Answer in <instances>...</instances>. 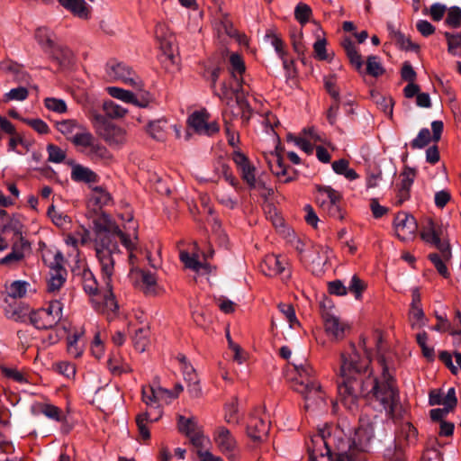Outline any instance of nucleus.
Masks as SVG:
<instances>
[{
    "label": "nucleus",
    "instance_id": "1",
    "mask_svg": "<svg viewBox=\"0 0 461 461\" xmlns=\"http://www.w3.org/2000/svg\"><path fill=\"white\" fill-rule=\"evenodd\" d=\"M359 346L364 349L365 357H361L355 347L349 352L341 353L340 381L338 384L339 399L350 411L357 410L359 396L375 399L388 414L393 415L399 401L395 382L383 359L381 377L374 376L372 373L366 376L370 364V352L366 348V339H360Z\"/></svg>",
    "mask_w": 461,
    "mask_h": 461
},
{
    "label": "nucleus",
    "instance_id": "2",
    "mask_svg": "<svg viewBox=\"0 0 461 461\" xmlns=\"http://www.w3.org/2000/svg\"><path fill=\"white\" fill-rule=\"evenodd\" d=\"M295 375L292 379V388L305 401L304 408L321 409L326 406L325 393L315 377V371L308 363H293Z\"/></svg>",
    "mask_w": 461,
    "mask_h": 461
},
{
    "label": "nucleus",
    "instance_id": "3",
    "mask_svg": "<svg viewBox=\"0 0 461 461\" xmlns=\"http://www.w3.org/2000/svg\"><path fill=\"white\" fill-rule=\"evenodd\" d=\"M176 398L172 391L165 389L157 384L142 386L141 399L147 406H155L157 416L152 417L149 411H143L136 415L135 421L138 428L139 435L142 440L150 438L149 425L158 421L162 417L160 405L163 402L167 403L172 399Z\"/></svg>",
    "mask_w": 461,
    "mask_h": 461
},
{
    "label": "nucleus",
    "instance_id": "4",
    "mask_svg": "<svg viewBox=\"0 0 461 461\" xmlns=\"http://www.w3.org/2000/svg\"><path fill=\"white\" fill-rule=\"evenodd\" d=\"M95 255L98 259L103 283L105 284V305L110 310L118 311L119 306L113 294V277L115 272V255L118 254L117 241L95 244Z\"/></svg>",
    "mask_w": 461,
    "mask_h": 461
},
{
    "label": "nucleus",
    "instance_id": "5",
    "mask_svg": "<svg viewBox=\"0 0 461 461\" xmlns=\"http://www.w3.org/2000/svg\"><path fill=\"white\" fill-rule=\"evenodd\" d=\"M77 151L94 163L109 165L113 160V154L86 128L73 143Z\"/></svg>",
    "mask_w": 461,
    "mask_h": 461
},
{
    "label": "nucleus",
    "instance_id": "6",
    "mask_svg": "<svg viewBox=\"0 0 461 461\" xmlns=\"http://www.w3.org/2000/svg\"><path fill=\"white\" fill-rule=\"evenodd\" d=\"M93 228L95 235V244L100 241L102 243L113 242L116 241L115 237H118L126 249H131L132 240L112 221L107 214L97 215L93 221Z\"/></svg>",
    "mask_w": 461,
    "mask_h": 461
},
{
    "label": "nucleus",
    "instance_id": "7",
    "mask_svg": "<svg viewBox=\"0 0 461 461\" xmlns=\"http://www.w3.org/2000/svg\"><path fill=\"white\" fill-rule=\"evenodd\" d=\"M89 119L96 133L112 148L121 149L127 141V131L123 128L107 122L104 117L91 112Z\"/></svg>",
    "mask_w": 461,
    "mask_h": 461
},
{
    "label": "nucleus",
    "instance_id": "8",
    "mask_svg": "<svg viewBox=\"0 0 461 461\" xmlns=\"http://www.w3.org/2000/svg\"><path fill=\"white\" fill-rule=\"evenodd\" d=\"M81 282L83 288L86 294H88L92 297V303L95 309L104 314L107 315V318H113L118 311L110 310L105 305L104 300V291H105V284L103 285H99L97 281L92 273V271L88 268L83 269L81 273Z\"/></svg>",
    "mask_w": 461,
    "mask_h": 461
},
{
    "label": "nucleus",
    "instance_id": "9",
    "mask_svg": "<svg viewBox=\"0 0 461 461\" xmlns=\"http://www.w3.org/2000/svg\"><path fill=\"white\" fill-rule=\"evenodd\" d=\"M63 303L59 300H51L46 307L32 310L31 324L39 330L53 329L62 319Z\"/></svg>",
    "mask_w": 461,
    "mask_h": 461
},
{
    "label": "nucleus",
    "instance_id": "10",
    "mask_svg": "<svg viewBox=\"0 0 461 461\" xmlns=\"http://www.w3.org/2000/svg\"><path fill=\"white\" fill-rule=\"evenodd\" d=\"M316 201L323 212L330 217L342 220L343 213L340 209L341 194L329 185H316Z\"/></svg>",
    "mask_w": 461,
    "mask_h": 461
},
{
    "label": "nucleus",
    "instance_id": "11",
    "mask_svg": "<svg viewBox=\"0 0 461 461\" xmlns=\"http://www.w3.org/2000/svg\"><path fill=\"white\" fill-rule=\"evenodd\" d=\"M212 438L218 450L230 461H237L240 458L238 441L229 429L224 426L217 427L212 434Z\"/></svg>",
    "mask_w": 461,
    "mask_h": 461
},
{
    "label": "nucleus",
    "instance_id": "12",
    "mask_svg": "<svg viewBox=\"0 0 461 461\" xmlns=\"http://www.w3.org/2000/svg\"><path fill=\"white\" fill-rule=\"evenodd\" d=\"M443 230H444L441 225H438L431 219H429L426 224L422 227L420 236L425 242L434 245L439 252H441L442 257L446 260H449L451 258V249L449 243L441 240Z\"/></svg>",
    "mask_w": 461,
    "mask_h": 461
},
{
    "label": "nucleus",
    "instance_id": "13",
    "mask_svg": "<svg viewBox=\"0 0 461 461\" xmlns=\"http://www.w3.org/2000/svg\"><path fill=\"white\" fill-rule=\"evenodd\" d=\"M332 438L329 431L326 429H320L318 433L314 434L310 441L307 443L309 453V461H319V457L330 458L331 449L330 443Z\"/></svg>",
    "mask_w": 461,
    "mask_h": 461
},
{
    "label": "nucleus",
    "instance_id": "14",
    "mask_svg": "<svg viewBox=\"0 0 461 461\" xmlns=\"http://www.w3.org/2000/svg\"><path fill=\"white\" fill-rule=\"evenodd\" d=\"M301 252V259L311 268L313 273H320L329 260L330 249L322 245H313Z\"/></svg>",
    "mask_w": 461,
    "mask_h": 461
},
{
    "label": "nucleus",
    "instance_id": "15",
    "mask_svg": "<svg viewBox=\"0 0 461 461\" xmlns=\"http://www.w3.org/2000/svg\"><path fill=\"white\" fill-rule=\"evenodd\" d=\"M106 73L112 79L120 80L133 86L136 90H140L143 86L140 77L124 63L109 62L106 66Z\"/></svg>",
    "mask_w": 461,
    "mask_h": 461
},
{
    "label": "nucleus",
    "instance_id": "16",
    "mask_svg": "<svg viewBox=\"0 0 461 461\" xmlns=\"http://www.w3.org/2000/svg\"><path fill=\"white\" fill-rule=\"evenodd\" d=\"M158 48L169 59H173L176 50V40L165 23H158L154 31Z\"/></svg>",
    "mask_w": 461,
    "mask_h": 461
},
{
    "label": "nucleus",
    "instance_id": "17",
    "mask_svg": "<svg viewBox=\"0 0 461 461\" xmlns=\"http://www.w3.org/2000/svg\"><path fill=\"white\" fill-rule=\"evenodd\" d=\"M107 93L113 98L119 99L127 104H132L138 107H147L151 101V96L149 93L137 90L138 93L125 90L117 86L106 87Z\"/></svg>",
    "mask_w": 461,
    "mask_h": 461
},
{
    "label": "nucleus",
    "instance_id": "18",
    "mask_svg": "<svg viewBox=\"0 0 461 461\" xmlns=\"http://www.w3.org/2000/svg\"><path fill=\"white\" fill-rule=\"evenodd\" d=\"M188 125L200 135L211 136L219 131L216 122H210V114L205 110L194 112L187 120Z\"/></svg>",
    "mask_w": 461,
    "mask_h": 461
},
{
    "label": "nucleus",
    "instance_id": "19",
    "mask_svg": "<svg viewBox=\"0 0 461 461\" xmlns=\"http://www.w3.org/2000/svg\"><path fill=\"white\" fill-rule=\"evenodd\" d=\"M232 160L235 163L242 180L250 188H255L257 185V170L249 158L243 152H241L240 149H237L232 153Z\"/></svg>",
    "mask_w": 461,
    "mask_h": 461
},
{
    "label": "nucleus",
    "instance_id": "20",
    "mask_svg": "<svg viewBox=\"0 0 461 461\" xmlns=\"http://www.w3.org/2000/svg\"><path fill=\"white\" fill-rule=\"evenodd\" d=\"M396 235L402 240H411L417 231V222L412 215L399 212L393 221Z\"/></svg>",
    "mask_w": 461,
    "mask_h": 461
},
{
    "label": "nucleus",
    "instance_id": "21",
    "mask_svg": "<svg viewBox=\"0 0 461 461\" xmlns=\"http://www.w3.org/2000/svg\"><path fill=\"white\" fill-rule=\"evenodd\" d=\"M326 333L333 339H341L345 336L348 325L335 313L326 311L322 313Z\"/></svg>",
    "mask_w": 461,
    "mask_h": 461
},
{
    "label": "nucleus",
    "instance_id": "22",
    "mask_svg": "<svg viewBox=\"0 0 461 461\" xmlns=\"http://www.w3.org/2000/svg\"><path fill=\"white\" fill-rule=\"evenodd\" d=\"M269 426L267 416L252 415L248 421L247 434L254 441H260L267 437Z\"/></svg>",
    "mask_w": 461,
    "mask_h": 461
},
{
    "label": "nucleus",
    "instance_id": "23",
    "mask_svg": "<svg viewBox=\"0 0 461 461\" xmlns=\"http://www.w3.org/2000/svg\"><path fill=\"white\" fill-rule=\"evenodd\" d=\"M177 359L181 364L184 379L187 382L189 393L192 397H199L202 390L199 385L198 375L194 368L187 362L186 357L184 355H179Z\"/></svg>",
    "mask_w": 461,
    "mask_h": 461
},
{
    "label": "nucleus",
    "instance_id": "24",
    "mask_svg": "<svg viewBox=\"0 0 461 461\" xmlns=\"http://www.w3.org/2000/svg\"><path fill=\"white\" fill-rule=\"evenodd\" d=\"M374 426L372 423L360 420V426L355 432L353 447L358 451H366L371 440L374 438Z\"/></svg>",
    "mask_w": 461,
    "mask_h": 461
},
{
    "label": "nucleus",
    "instance_id": "25",
    "mask_svg": "<svg viewBox=\"0 0 461 461\" xmlns=\"http://www.w3.org/2000/svg\"><path fill=\"white\" fill-rule=\"evenodd\" d=\"M179 258L186 268L192 269L199 275H207L212 271L210 264L206 262H200L197 253L193 252L190 254L187 251L181 250Z\"/></svg>",
    "mask_w": 461,
    "mask_h": 461
},
{
    "label": "nucleus",
    "instance_id": "26",
    "mask_svg": "<svg viewBox=\"0 0 461 461\" xmlns=\"http://www.w3.org/2000/svg\"><path fill=\"white\" fill-rule=\"evenodd\" d=\"M286 260L279 256L270 254L265 257L260 269L265 276H275L285 271Z\"/></svg>",
    "mask_w": 461,
    "mask_h": 461
},
{
    "label": "nucleus",
    "instance_id": "27",
    "mask_svg": "<svg viewBox=\"0 0 461 461\" xmlns=\"http://www.w3.org/2000/svg\"><path fill=\"white\" fill-rule=\"evenodd\" d=\"M56 128L72 144L86 129L85 125L78 123L76 120L72 119L58 122L56 123Z\"/></svg>",
    "mask_w": 461,
    "mask_h": 461
},
{
    "label": "nucleus",
    "instance_id": "28",
    "mask_svg": "<svg viewBox=\"0 0 461 461\" xmlns=\"http://www.w3.org/2000/svg\"><path fill=\"white\" fill-rule=\"evenodd\" d=\"M59 3L81 19H88L90 16V7L85 0H59Z\"/></svg>",
    "mask_w": 461,
    "mask_h": 461
},
{
    "label": "nucleus",
    "instance_id": "29",
    "mask_svg": "<svg viewBox=\"0 0 461 461\" xmlns=\"http://www.w3.org/2000/svg\"><path fill=\"white\" fill-rule=\"evenodd\" d=\"M268 167L273 174H275L280 181L284 183L290 182L293 178L287 176V168L284 165L283 158L278 154H271L268 159Z\"/></svg>",
    "mask_w": 461,
    "mask_h": 461
},
{
    "label": "nucleus",
    "instance_id": "30",
    "mask_svg": "<svg viewBox=\"0 0 461 461\" xmlns=\"http://www.w3.org/2000/svg\"><path fill=\"white\" fill-rule=\"evenodd\" d=\"M90 240V232L84 227H79L74 232L67 234L64 238L65 243L74 249H77L79 244L82 246L88 244Z\"/></svg>",
    "mask_w": 461,
    "mask_h": 461
},
{
    "label": "nucleus",
    "instance_id": "31",
    "mask_svg": "<svg viewBox=\"0 0 461 461\" xmlns=\"http://www.w3.org/2000/svg\"><path fill=\"white\" fill-rule=\"evenodd\" d=\"M32 310L26 304L10 305L5 310V314L8 319L13 320L16 322H26L31 321V312Z\"/></svg>",
    "mask_w": 461,
    "mask_h": 461
},
{
    "label": "nucleus",
    "instance_id": "32",
    "mask_svg": "<svg viewBox=\"0 0 461 461\" xmlns=\"http://www.w3.org/2000/svg\"><path fill=\"white\" fill-rule=\"evenodd\" d=\"M71 178L76 182L95 183L98 176L89 167L77 164L72 167Z\"/></svg>",
    "mask_w": 461,
    "mask_h": 461
},
{
    "label": "nucleus",
    "instance_id": "33",
    "mask_svg": "<svg viewBox=\"0 0 461 461\" xmlns=\"http://www.w3.org/2000/svg\"><path fill=\"white\" fill-rule=\"evenodd\" d=\"M342 47L346 51V54L351 63V65L357 70L361 71L363 68V60L361 55L357 50L353 41L345 38L342 41Z\"/></svg>",
    "mask_w": 461,
    "mask_h": 461
},
{
    "label": "nucleus",
    "instance_id": "34",
    "mask_svg": "<svg viewBox=\"0 0 461 461\" xmlns=\"http://www.w3.org/2000/svg\"><path fill=\"white\" fill-rule=\"evenodd\" d=\"M111 195L102 187H95L92 189L88 198V205L101 209L103 206L109 204Z\"/></svg>",
    "mask_w": 461,
    "mask_h": 461
},
{
    "label": "nucleus",
    "instance_id": "35",
    "mask_svg": "<svg viewBox=\"0 0 461 461\" xmlns=\"http://www.w3.org/2000/svg\"><path fill=\"white\" fill-rule=\"evenodd\" d=\"M49 52L62 67L70 65L74 60V54L71 50L61 45H55Z\"/></svg>",
    "mask_w": 461,
    "mask_h": 461
},
{
    "label": "nucleus",
    "instance_id": "36",
    "mask_svg": "<svg viewBox=\"0 0 461 461\" xmlns=\"http://www.w3.org/2000/svg\"><path fill=\"white\" fill-rule=\"evenodd\" d=\"M215 30L219 36L226 34L230 38L237 35V31L234 29L232 22L230 20L228 14H221L215 23Z\"/></svg>",
    "mask_w": 461,
    "mask_h": 461
},
{
    "label": "nucleus",
    "instance_id": "37",
    "mask_svg": "<svg viewBox=\"0 0 461 461\" xmlns=\"http://www.w3.org/2000/svg\"><path fill=\"white\" fill-rule=\"evenodd\" d=\"M214 172L217 176H222L234 188H240V183L238 179L232 174L229 165H227L223 161L219 160L215 164Z\"/></svg>",
    "mask_w": 461,
    "mask_h": 461
},
{
    "label": "nucleus",
    "instance_id": "38",
    "mask_svg": "<svg viewBox=\"0 0 461 461\" xmlns=\"http://www.w3.org/2000/svg\"><path fill=\"white\" fill-rule=\"evenodd\" d=\"M108 367L114 375H121L132 371L131 366L122 360L120 356L116 355L112 356L108 359Z\"/></svg>",
    "mask_w": 461,
    "mask_h": 461
},
{
    "label": "nucleus",
    "instance_id": "39",
    "mask_svg": "<svg viewBox=\"0 0 461 461\" xmlns=\"http://www.w3.org/2000/svg\"><path fill=\"white\" fill-rule=\"evenodd\" d=\"M167 121L159 119L150 122L147 127L148 133L157 140H163L166 137Z\"/></svg>",
    "mask_w": 461,
    "mask_h": 461
},
{
    "label": "nucleus",
    "instance_id": "40",
    "mask_svg": "<svg viewBox=\"0 0 461 461\" xmlns=\"http://www.w3.org/2000/svg\"><path fill=\"white\" fill-rule=\"evenodd\" d=\"M137 273H140L142 279L143 291L147 294L155 295L158 294V286L157 285L156 276L149 272H145L143 270H137Z\"/></svg>",
    "mask_w": 461,
    "mask_h": 461
},
{
    "label": "nucleus",
    "instance_id": "41",
    "mask_svg": "<svg viewBox=\"0 0 461 461\" xmlns=\"http://www.w3.org/2000/svg\"><path fill=\"white\" fill-rule=\"evenodd\" d=\"M83 335L84 330L81 329L68 337V352L73 357H79L83 353V347L78 344V340Z\"/></svg>",
    "mask_w": 461,
    "mask_h": 461
},
{
    "label": "nucleus",
    "instance_id": "42",
    "mask_svg": "<svg viewBox=\"0 0 461 461\" xmlns=\"http://www.w3.org/2000/svg\"><path fill=\"white\" fill-rule=\"evenodd\" d=\"M35 37L45 51H50L55 46L54 34L47 28H39Z\"/></svg>",
    "mask_w": 461,
    "mask_h": 461
},
{
    "label": "nucleus",
    "instance_id": "43",
    "mask_svg": "<svg viewBox=\"0 0 461 461\" xmlns=\"http://www.w3.org/2000/svg\"><path fill=\"white\" fill-rule=\"evenodd\" d=\"M230 71L232 77L237 81V85H240L241 78H239L245 72V63L240 55L232 53L230 57Z\"/></svg>",
    "mask_w": 461,
    "mask_h": 461
},
{
    "label": "nucleus",
    "instance_id": "44",
    "mask_svg": "<svg viewBox=\"0 0 461 461\" xmlns=\"http://www.w3.org/2000/svg\"><path fill=\"white\" fill-rule=\"evenodd\" d=\"M103 110L105 115L112 119L123 118L128 110L113 101H105L103 104Z\"/></svg>",
    "mask_w": 461,
    "mask_h": 461
},
{
    "label": "nucleus",
    "instance_id": "45",
    "mask_svg": "<svg viewBox=\"0 0 461 461\" xmlns=\"http://www.w3.org/2000/svg\"><path fill=\"white\" fill-rule=\"evenodd\" d=\"M48 215L52 222L59 228H67L71 222L69 216L63 212L57 210L54 205H50L49 207Z\"/></svg>",
    "mask_w": 461,
    "mask_h": 461
},
{
    "label": "nucleus",
    "instance_id": "46",
    "mask_svg": "<svg viewBox=\"0 0 461 461\" xmlns=\"http://www.w3.org/2000/svg\"><path fill=\"white\" fill-rule=\"evenodd\" d=\"M240 86V84L238 85L237 87H234L230 84H228L226 82H223L221 86V88L219 91H216V95L227 104L230 105V102L232 101L233 97L235 96L237 98V95H239V89L238 87Z\"/></svg>",
    "mask_w": 461,
    "mask_h": 461
},
{
    "label": "nucleus",
    "instance_id": "47",
    "mask_svg": "<svg viewBox=\"0 0 461 461\" xmlns=\"http://www.w3.org/2000/svg\"><path fill=\"white\" fill-rule=\"evenodd\" d=\"M377 107L390 118L393 116V101L390 96H384L378 93L372 95Z\"/></svg>",
    "mask_w": 461,
    "mask_h": 461
},
{
    "label": "nucleus",
    "instance_id": "48",
    "mask_svg": "<svg viewBox=\"0 0 461 461\" xmlns=\"http://www.w3.org/2000/svg\"><path fill=\"white\" fill-rule=\"evenodd\" d=\"M385 72L380 59L377 56H369L366 59V73L374 77H378Z\"/></svg>",
    "mask_w": 461,
    "mask_h": 461
},
{
    "label": "nucleus",
    "instance_id": "49",
    "mask_svg": "<svg viewBox=\"0 0 461 461\" xmlns=\"http://www.w3.org/2000/svg\"><path fill=\"white\" fill-rule=\"evenodd\" d=\"M29 286V283L18 280L11 283L6 290L9 296L13 298H23L26 295Z\"/></svg>",
    "mask_w": 461,
    "mask_h": 461
},
{
    "label": "nucleus",
    "instance_id": "50",
    "mask_svg": "<svg viewBox=\"0 0 461 461\" xmlns=\"http://www.w3.org/2000/svg\"><path fill=\"white\" fill-rule=\"evenodd\" d=\"M149 344V330L144 328L138 329L133 336V345L139 352L145 351Z\"/></svg>",
    "mask_w": 461,
    "mask_h": 461
},
{
    "label": "nucleus",
    "instance_id": "51",
    "mask_svg": "<svg viewBox=\"0 0 461 461\" xmlns=\"http://www.w3.org/2000/svg\"><path fill=\"white\" fill-rule=\"evenodd\" d=\"M66 281V271L64 269L59 268L55 269V273L51 275L49 283H48V290L50 292L58 291Z\"/></svg>",
    "mask_w": 461,
    "mask_h": 461
},
{
    "label": "nucleus",
    "instance_id": "52",
    "mask_svg": "<svg viewBox=\"0 0 461 461\" xmlns=\"http://www.w3.org/2000/svg\"><path fill=\"white\" fill-rule=\"evenodd\" d=\"M393 41L398 47L404 50H418L419 45L413 43L410 37L401 32H395L393 36Z\"/></svg>",
    "mask_w": 461,
    "mask_h": 461
},
{
    "label": "nucleus",
    "instance_id": "53",
    "mask_svg": "<svg viewBox=\"0 0 461 461\" xmlns=\"http://www.w3.org/2000/svg\"><path fill=\"white\" fill-rule=\"evenodd\" d=\"M48 160L52 163H61L66 158V151L55 144L47 145Z\"/></svg>",
    "mask_w": 461,
    "mask_h": 461
},
{
    "label": "nucleus",
    "instance_id": "54",
    "mask_svg": "<svg viewBox=\"0 0 461 461\" xmlns=\"http://www.w3.org/2000/svg\"><path fill=\"white\" fill-rule=\"evenodd\" d=\"M431 140L432 137L430 135L429 130L427 128H423L419 131L417 137L414 140H412V141L411 142V147L413 149H422L426 147L430 142Z\"/></svg>",
    "mask_w": 461,
    "mask_h": 461
},
{
    "label": "nucleus",
    "instance_id": "55",
    "mask_svg": "<svg viewBox=\"0 0 461 461\" xmlns=\"http://www.w3.org/2000/svg\"><path fill=\"white\" fill-rule=\"evenodd\" d=\"M366 284L361 280L357 275L351 277L348 286V292L354 294L356 299H360L362 293L366 290Z\"/></svg>",
    "mask_w": 461,
    "mask_h": 461
},
{
    "label": "nucleus",
    "instance_id": "56",
    "mask_svg": "<svg viewBox=\"0 0 461 461\" xmlns=\"http://www.w3.org/2000/svg\"><path fill=\"white\" fill-rule=\"evenodd\" d=\"M44 104L48 110L58 113H64L67 112V104L62 99L47 97L44 100Z\"/></svg>",
    "mask_w": 461,
    "mask_h": 461
},
{
    "label": "nucleus",
    "instance_id": "57",
    "mask_svg": "<svg viewBox=\"0 0 461 461\" xmlns=\"http://www.w3.org/2000/svg\"><path fill=\"white\" fill-rule=\"evenodd\" d=\"M429 258L433 263L434 267H436V269L441 276H443L444 277L448 276L449 273H448L447 267L445 264V262H447V260H446L442 257L441 253L440 254H437V253L429 254Z\"/></svg>",
    "mask_w": 461,
    "mask_h": 461
},
{
    "label": "nucleus",
    "instance_id": "58",
    "mask_svg": "<svg viewBox=\"0 0 461 461\" xmlns=\"http://www.w3.org/2000/svg\"><path fill=\"white\" fill-rule=\"evenodd\" d=\"M40 411L46 417L51 420H54L56 421H60L62 420V411L59 407L55 405L50 403L41 404L40 407Z\"/></svg>",
    "mask_w": 461,
    "mask_h": 461
},
{
    "label": "nucleus",
    "instance_id": "59",
    "mask_svg": "<svg viewBox=\"0 0 461 461\" xmlns=\"http://www.w3.org/2000/svg\"><path fill=\"white\" fill-rule=\"evenodd\" d=\"M409 315L412 328L425 325V315L420 306L411 307Z\"/></svg>",
    "mask_w": 461,
    "mask_h": 461
},
{
    "label": "nucleus",
    "instance_id": "60",
    "mask_svg": "<svg viewBox=\"0 0 461 461\" xmlns=\"http://www.w3.org/2000/svg\"><path fill=\"white\" fill-rule=\"evenodd\" d=\"M25 243L22 244V248L14 247L12 252H10L8 255H6L5 258L0 259V264L3 265H13L19 261H21L24 255L22 251V249L25 246Z\"/></svg>",
    "mask_w": 461,
    "mask_h": 461
},
{
    "label": "nucleus",
    "instance_id": "61",
    "mask_svg": "<svg viewBox=\"0 0 461 461\" xmlns=\"http://www.w3.org/2000/svg\"><path fill=\"white\" fill-rule=\"evenodd\" d=\"M29 91L24 86L11 89L5 95V101H23L28 97Z\"/></svg>",
    "mask_w": 461,
    "mask_h": 461
},
{
    "label": "nucleus",
    "instance_id": "62",
    "mask_svg": "<svg viewBox=\"0 0 461 461\" xmlns=\"http://www.w3.org/2000/svg\"><path fill=\"white\" fill-rule=\"evenodd\" d=\"M400 176L401 184L399 187L411 190L416 176V171L413 168L406 167Z\"/></svg>",
    "mask_w": 461,
    "mask_h": 461
},
{
    "label": "nucleus",
    "instance_id": "63",
    "mask_svg": "<svg viewBox=\"0 0 461 461\" xmlns=\"http://www.w3.org/2000/svg\"><path fill=\"white\" fill-rule=\"evenodd\" d=\"M215 195L218 202L229 209H233L237 205L236 199L223 189L216 190Z\"/></svg>",
    "mask_w": 461,
    "mask_h": 461
},
{
    "label": "nucleus",
    "instance_id": "64",
    "mask_svg": "<svg viewBox=\"0 0 461 461\" xmlns=\"http://www.w3.org/2000/svg\"><path fill=\"white\" fill-rule=\"evenodd\" d=\"M446 23L453 28L461 25V10L459 7L453 6L448 10Z\"/></svg>",
    "mask_w": 461,
    "mask_h": 461
}]
</instances>
